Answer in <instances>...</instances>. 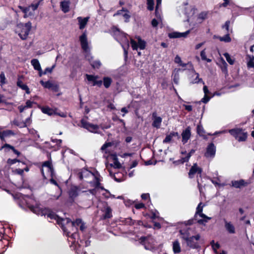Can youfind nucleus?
Returning <instances> with one entry per match:
<instances>
[{
  "mask_svg": "<svg viewBox=\"0 0 254 254\" xmlns=\"http://www.w3.org/2000/svg\"><path fill=\"white\" fill-rule=\"evenodd\" d=\"M30 210L34 213L40 216H46L51 219L56 220L57 223L60 224L59 217L56 213L53 212L50 208L48 207H41L39 205L36 204L34 205H31L29 206Z\"/></svg>",
  "mask_w": 254,
  "mask_h": 254,
  "instance_id": "nucleus-1",
  "label": "nucleus"
},
{
  "mask_svg": "<svg viewBox=\"0 0 254 254\" xmlns=\"http://www.w3.org/2000/svg\"><path fill=\"white\" fill-rule=\"evenodd\" d=\"M135 38L137 42L133 39L130 40V44L132 50L134 51H137L138 49L141 50H144L146 47V42L139 36H136Z\"/></svg>",
  "mask_w": 254,
  "mask_h": 254,
  "instance_id": "nucleus-2",
  "label": "nucleus"
},
{
  "mask_svg": "<svg viewBox=\"0 0 254 254\" xmlns=\"http://www.w3.org/2000/svg\"><path fill=\"white\" fill-rule=\"evenodd\" d=\"M31 23L29 21L25 23L22 26L21 31L18 33L19 36L22 40H25L27 39L31 29Z\"/></svg>",
  "mask_w": 254,
  "mask_h": 254,
  "instance_id": "nucleus-3",
  "label": "nucleus"
},
{
  "mask_svg": "<svg viewBox=\"0 0 254 254\" xmlns=\"http://www.w3.org/2000/svg\"><path fill=\"white\" fill-rule=\"evenodd\" d=\"M81 127L86 129L89 131L93 133H97V130L99 128L97 125H94L89 122H88L84 119H81L80 121Z\"/></svg>",
  "mask_w": 254,
  "mask_h": 254,
  "instance_id": "nucleus-4",
  "label": "nucleus"
},
{
  "mask_svg": "<svg viewBox=\"0 0 254 254\" xmlns=\"http://www.w3.org/2000/svg\"><path fill=\"white\" fill-rule=\"evenodd\" d=\"M200 236L199 234L195 236H192L190 237L186 243L187 245L190 248L193 249H196L199 248V245L197 241L200 239Z\"/></svg>",
  "mask_w": 254,
  "mask_h": 254,
  "instance_id": "nucleus-5",
  "label": "nucleus"
},
{
  "mask_svg": "<svg viewBox=\"0 0 254 254\" xmlns=\"http://www.w3.org/2000/svg\"><path fill=\"white\" fill-rule=\"evenodd\" d=\"M79 40L83 51L84 52H87L89 50V46L86 31L79 36Z\"/></svg>",
  "mask_w": 254,
  "mask_h": 254,
  "instance_id": "nucleus-6",
  "label": "nucleus"
},
{
  "mask_svg": "<svg viewBox=\"0 0 254 254\" xmlns=\"http://www.w3.org/2000/svg\"><path fill=\"white\" fill-rule=\"evenodd\" d=\"M216 153V147L213 142L208 144L206 147L204 156L206 158H213Z\"/></svg>",
  "mask_w": 254,
  "mask_h": 254,
  "instance_id": "nucleus-7",
  "label": "nucleus"
},
{
  "mask_svg": "<svg viewBox=\"0 0 254 254\" xmlns=\"http://www.w3.org/2000/svg\"><path fill=\"white\" fill-rule=\"evenodd\" d=\"M80 190L79 187L77 186H71L68 191L69 198L72 201L79 195V191Z\"/></svg>",
  "mask_w": 254,
  "mask_h": 254,
  "instance_id": "nucleus-8",
  "label": "nucleus"
},
{
  "mask_svg": "<svg viewBox=\"0 0 254 254\" xmlns=\"http://www.w3.org/2000/svg\"><path fill=\"white\" fill-rule=\"evenodd\" d=\"M17 166L22 167L23 165L24 166L23 168H17V174L20 175L21 176L24 172V171L28 172L29 170L28 166L26 164L25 160L20 161L18 159H17Z\"/></svg>",
  "mask_w": 254,
  "mask_h": 254,
  "instance_id": "nucleus-9",
  "label": "nucleus"
},
{
  "mask_svg": "<svg viewBox=\"0 0 254 254\" xmlns=\"http://www.w3.org/2000/svg\"><path fill=\"white\" fill-rule=\"evenodd\" d=\"M202 168L198 167L196 163H194L189 171V178L191 179L193 178L196 173L200 175L202 173Z\"/></svg>",
  "mask_w": 254,
  "mask_h": 254,
  "instance_id": "nucleus-10",
  "label": "nucleus"
},
{
  "mask_svg": "<svg viewBox=\"0 0 254 254\" xmlns=\"http://www.w3.org/2000/svg\"><path fill=\"white\" fill-rule=\"evenodd\" d=\"M18 8L23 13H24V17L25 18L30 16H33L34 14V11H33L31 4L28 6H22L19 5Z\"/></svg>",
  "mask_w": 254,
  "mask_h": 254,
  "instance_id": "nucleus-11",
  "label": "nucleus"
},
{
  "mask_svg": "<svg viewBox=\"0 0 254 254\" xmlns=\"http://www.w3.org/2000/svg\"><path fill=\"white\" fill-rule=\"evenodd\" d=\"M182 140L183 144H186L191 136V128L190 126L187 127L182 133Z\"/></svg>",
  "mask_w": 254,
  "mask_h": 254,
  "instance_id": "nucleus-12",
  "label": "nucleus"
},
{
  "mask_svg": "<svg viewBox=\"0 0 254 254\" xmlns=\"http://www.w3.org/2000/svg\"><path fill=\"white\" fill-rule=\"evenodd\" d=\"M231 186L236 189H241L246 187L249 184L244 179H240L237 181H232L231 182Z\"/></svg>",
  "mask_w": 254,
  "mask_h": 254,
  "instance_id": "nucleus-13",
  "label": "nucleus"
},
{
  "mask_svg": "<svg viewBox=\"0 0 254 254\" xmlns=\"http://www.w3.org/2000/svg\"><path fill=\"white\" fill-rule=\"evenodd\" d=\"M102 211L104 212V214L102 216L103 218L104 219H109L111 218L112 215V209L110 206H109L108 204L106 203L104 205L103 209Z\"/></svg>",
  "mask_w": 254,
  "mask_h": 254,
  "instance_id": "nucleus-14",
  "label": "nucleus"
},
{
  "mask_svg": "<svg viewBox=\"0 0 254 254\" xmlns=\"http://www.w3.org/2000/svg\"><path fill=\"white\" fill-rule=\"evenodd\" d=\"M152 117L153 119V122L152 124V127H156V128H160L162 121V119L160 117L157 116V113L156 112L152 113Z\"/></svg>",
  "mask_w": 254,
  "mask_h": 254,
  "instance_id": "nucleus-15",
  "label": "nucleus"
},
{
  "mask_svg": "<svg viewBox=\"0 0 254 254\" xmlns=\"http://www.w3.org/2000/svg\"><path fill=\"white\" fill-rule=\"evenodd\" d=\"M223 221L224 222V227L226 231L229 233L231 234H235V228L234 225L230 221H227L226 219H223Z\"/></svg>",
  "mask_w": 254,
  "mask_h": 254,
  "instance_id": "nucleus-16",
  "label": "nucleus"
},
{
  "mask_svg": "<svg viewBox=\"0 0 254 254\" xmlns=\"http://www.w3.org/2000/svg\"><path fill=\"white\" fill-rule=\"evenodd\" d=\"M188 23H189V25L190 27H191V31L194 30L195 31H197V28L199 27V25L201 23H199V21H196V19L194 21L193 20V18H188L186 20Z\"/></svg>",
  "mask_w": 254,
  "mask_h": 254,
  "instance_id": "nucleus-17",
  "label": "nucleus"
},
{
  "mask_svg": "<svg viewBox=\"0 0 254 254\" xmlns=\"http://www.w3.org/2000/svg\"><path fill=\"white\" fill-rule=\"evenodd\" d=\"M80 244H78V248H77L76 246H75L74 248V251L76 254H79L80 251L79 250V248H80L81 245H83L84 247H87L90 246L91 243V241L89 239H86V238L80 240Z\"/></svg>",
  "mask_w": 254,
  "mask_h": 254,
  "instance_id": "nucleus-18",
  "label": "nucleus"
},
{
  "mask_svg": "<svg viewBox=\"0 0 254 254\" xmlns=\"http://www.w3.org/2000/svg\"><path fill=\"white\" fill-rule=\"evenodd\" d=\"M89 17H85L82 18V17H78L77 19L79 24V28L80 29L82 30L86 26L87 22L89 20Z\"/></svg>",
  "mask_w": 254,
  "mask_h": 254,
  "instance_id": "nucleus-19",
  "label": "nucleus"
},
{
  "mask_svg": "<svg viewBox=\"0 0 254 254\" xmlns=\"http://www.w3.org/2000/svg\"><path fill=\"white\" fill-rule=\"evenodd\" d=\"M14 133L10 130H2L0 128V138L2 140H3L5 138L10 137L11 135H14Z\"/></svg>",
  "mask_w": 254,
  "mask_h": 254,
  "instance_id": "nucleus-20",
  "label": "nucleus"
},
{
  "mask_svg": "<svg viewBox=\"0 0 254 254\" xmlns=\"http://www.w3.org/2000/svg\"><path fill=\"white\" fill-rule=\"evenodd\" d=\"M42 167H46L48 168L49 171L51 174V177H54L55 175L54 169L53 168L52 162L50 160L46 161L43 163Z\"/></svg>",
  "mask_w": 254,
  "mask_h": 254,
  "instance_id": "nucleus-21",
  "label": "nucleus"
},
{
  "mask_svg": "<svg viewBox=\"0 0 254 254\" xmlns=\"http://www.w3.org/2000/svg\"><path fill=\"white\" fill-rule=\"evenodd\" d=\"M243 130L242 128H234L229 129V132L237 140L239 135L242 133Z\"/></svg>",
  "mask_w": 254,
  "mask_h": 254,
  "instance_id": "nucleus-22",
  "label": "nucleus"
},
{
  "mask_svg": "<svg viewBox=\"0 0 254 254\" xmlns=\"http://www.w3.org/2000/svg\"><path fill=\"white\" fill-rule=\"evenodd\" d=\"M198 216H199V214H196V212H195L194 216L192 218L189 219L188 221H186L182 222H179L178 223H183L186 226L192 225L193 224L197 223V220H199L198 219H197Z\"/></svg>",
  "mask_w": 254,
  "mask_h": 254,
  "instance_id": "nucleus-23",
  "label": "nucleus"
},
{
  "mask_svg": "<svg viewBox=\"0 0 254 254\" xmlns=\"http://www.w3.org/2000/svg\"><path fill=\"white\" fill-rule=\"evenodd\" d=\"M70 2L68 0H64L60 2V7L64 13H67L69 11Z\"/></svg>",
  "mask_w": 254,
  "mask_h": 254,
  "instance_id": "nucleus-24",
  "label": "nucleus"
},
{
  "mask_svg": "<svg viewBox=\"0 0 254 254\" xmlns=\"http://www.w3.org/2000/svg\"><path fill=\"white\" fill-rule=\"evenodd\" d=\"M39 108L41 109L43 113L47 114L49 116H52L54 114L55 110L48 106H39Z\"/></svg>",
  "mask_w": 254,
  "mask_h": 254,
  "instance_id": "nucleus-25",
  "label": "nucleus"
},
{
  "mask_svg": "<svg viewBox=\"0 0 254 254\" xmlns=\"http://www.w3.org/2000/svg\"><path fill=\"white\" fill-rule=\"evenodd\" d=\"M199 216L202 218V219H199L198 220H197V223L200 225H205V223H207L211 219V217L206 216L203 213L200 214Z\"/></svg>",
  "mask_w": 254,
  "mask_h": 254,
  "instance_id": "nucleus-26",
  "label": "nucleus"
},
{
  "mask_svg": "<svg viewBox=\"0 0 254 254\" xmlns=\"http://www.w3.org/2000/svg\"><path fill=\"white\" fill-rule=\"evenodd\" d=\"M17 87H18L22 90L25 91V92L27 94H29L30 93V89L28 86L23 83L22 81L20 80L19 79L17 80Z\"/></svg>",
  "mask_w": 254,
  "mask_h": 254,
  "instance_id": "nucleus-27",
  "label": "nucleus"
},
{
  "mask_svg": "<svg viewBox=\"0 0 254 254\" xmlns=\"http://www.w3.org/2000/svg\"><path fill=\"white\" fill-rule=\"evenodd\" d=\"M246 60L247 67L249 68H254V56L248 54L246 55Z\"/></svg>",
  "mask_w": 254,
  "mask_h": 254,
  "instance_id": "nucleus-28",
  "label": "nucleus"
},
{
  "mask_svg": "<svg viewBox=\"0 0 254 254\" xmlns=\"http://www.w3.org/2000/svg\"><path fill=\"white\" fill-rule=\"evenodd\" d=\"M179 233L181 235V238L186 242L188 240L189 238L190 237V233L188 231H185L184 230H179Z\"/></svg>",
  "mask_w": 254,
  "mask_h": 254,
  "instance_id": "nucleus-29",
  "label": "nucleus"
},
{
  "mask_svg": "<svg viewBox=\"0 0 254 254\" xmlns=\"http://www.w3.org/2000/svg\"><path fill=\"white\" fill-rule=\"evenodd\" d=\"M112 82V78L109 76H104L103 77V84L105 88L107 89L110 87Z\"/></svg>",
  "mask_w": 254,
  "mask_h": 254,
  "instance_id": "nucleus-30",
  "label": "nucleus"
},
{
  "mask_svg": "<svg viewBox=\"0 0 254 254\" xmlns=\"http://www.w3.org/2000/svg\"><path fill=\"white\" fill-rule=\"evenodd\" d=\"M208 12L202 11L199 13L196 18V21H199V23H202L203 20L206 19L207 17Z\"/></svg>",
  "mask_w": 254,
  "mask_h": 254,
  "instance_id": "nucleus-31",
  "label": "nucleus"
},
{
  "mask_svg": "<svg viewBox=\"0 0 254 254\" xmlns=\"http://www.w3.org/2000/svg\"><path fill=\"white\" fill-rule=\"evenodd\" d=\"M173 251L175 254H179L181 252V247L178 240H176L173 243Z\"/></svg>",
  "mask_w": 254,
  "mask_h": 254,
  "instance_id": "nucleus-32",
  "label": "nucleus"
},
{
  "mask_svg": "<svg viewBox=\"0 0 254 254\" xmlns=\"http://www.w3.org/2000/svg\"><path fill=\"white\" fill-rule=\"evenodd\" d=\"M60 225H61V228L64 233L66 232V230H65V227L64 226V224L65 223L67 224H68L69 223L71 224V222H72L71 221V220L68 218H66L65 219L61 218V219H60Z\"/></svg>",
  "mask_w": 254,
  "mask_h": 254,
  "instance_id": "nucleus-33",
  "label": "nucleus"
},
{
  "mask_svg": "<svg viewBox=\"0 0 254 254\" xmlns=\"http://www.w3.org/2000/svg\"><path fill=\"white\" fill-rule=\"evenodd\" d=\"M85 76L88 81L92 82V86H95V85H94V83L97 81V79L99 78V76L88 74H86Z\"/></svg>",
  "mask_w": 254,
  "mask_h": 254,
  "instance_id": "nucleus-34",
  "label": "nucleus"
},
{
  "mask_svg": "<svg viewBox=\"0 0 254 254\" xmlns=\"http://www.w3.org/2000/svg\"><path fill=\"white\" fill-rule=\"evenodd\" d=\"M214 37L218 38L220 41L225 42L226 43H229L231 41V38L229 33H227L223 37L216 36L215 35Z\"/></svg>",
  "mask_w": 254,
  "mask_h": 254,
  "instance_id": "nucleus-35",
  "label": "nucleus"
},
{
  "mask_svg": "<svg viewBox=\"0 0 254 254\" xmlns=\"http://www.w3.org/2000/svg\"><path fill=\"white\" fill-rule=\"evenodd\" d=\"M31 64L36 70H41V65L39 61L36 59H33L31 61Z\"/></svg>",
  "mask_w": 254,
  "mask_h": 254,
  "instance_id": "nucleus-36",
  "label": "nucleus"
},
{
  "mask_svg": "<svg viewBox=\"0 0 254 254\" xmlns=\"http://www.w3.org/2000/svg\"><path fill=\"white\" fill-rule=\"evenodd\" d=\"M144 248L145 250L150 251L152 252H155L158 249L154 245L150 244L149 242L144 244Z\"/></svg>",
  "mask_w": 254,
  "mask_h": 254,
  "instance_id": "nucleus-37",
  "label": "nucleus"
},
{
  "mask_svg": "<svg viewBox=\"0 0 254 254\" xmlns=\"http://www.w3.org/2000/svg\"><path fill=\"white\" fill-rule=\"evenodd\" d=\"M89 61L90 63V64L92 68L95 69H99L101 65V63L99 60H95V61H91L89 59Z\"/></svg>",
  "mask_w": 254,
  "mask_h": 254,
  "instance_id": "nucleus-38",
  "label": "nucleus"
},
{
  "mask_svg": "<svg viewBox=\"0 0 254 254\" xmlns=\"http://www.w3.org/2000/svg\"><path fill=\"white\" fill-rule=\"evenodd\" d=\"M223 56L225 57L226 61L230 64H234L235 62V59L234 58H232L229 53H225L224 54H223Z\"/></svg>",
  "mask_w": 254,
  "mask_h": 254,
  "instance_id": "nucleus-39",
  "label": "nucleus"
},
{
  "mask_svg": "<svg viewBox=\"0 0 254 254\" xmlns=\"http://www.w3.org/2000/svg\"><path fill=\"white\" fill-rule=\"evenodd\" d=\"M227 66L228 64L227 63L224 61V60L222 59V63L220 67L222 72L224 73L225 75H228Z\"/></svg>",
  "mask_w": 254,
  "mask_h": 254,
  "instance_id": "nucleus-40",
  "label": "nucleus"
},
{
  "mask_svg": "<svg viewBox=\"0 0 254 254\" xmlns=\"http://www.w3.org/2000/svg\"><path fill=\"white\" fill-rule=\"evenodd\" d=\"M40 84L45 88L51 89L52 87V83L50 80L47 81H44L43 80H41L40 81Z\"/></svg>",
  "mask_w": 254,
  "mask_h": 254,
  "instance_id": "nucleus-41",
  "label": "nucleus"
},
{
  "mask_svg": "<svg viewBox=\"0 0 254 254\" xmlns=\"http://www.w3.org/2000/svg\"><path fill=\"white\" fill-rule=\"evenodd\" d=\"M196 130H197V134L199 135V136H203V138L204 139H206V136H204L202 135V133H204L205 132V130L204 129H203L202 126L200 125H198L197 126V127H196Z\"/></svg>",
  "mask_w": 254,
  "mask_h": 254,
  "instance_id": "nucleus-42",
  "label": "nucleus"
},
{
  "mask_svg": "<svg viewBox=\"0 0 254 254\" xmlns=\"http://www.w3.org/2000/svg\"><path fill=\"white\" fill-rule=\"evenodd\" d=\"M147 0V8L149 11H152L154 8V0Z\"/></svg>",
  "mask_w": 254,
  "mask_h": 254,
  "instance_id": "nucleus-43",
  "label": "nucleus"
},
{
  "mask_svg": "<svg viewBox=\"0 0 254 254\" xmlns=\"http://www.w3.org/2000/svg\"><path fill=\"white\" fill-rule=\"evenodd\" d=\"M30 122H31V119H30V117L26 118L25 122L21 124V125H20L17 122V127H26L28 125H29L30 124Z\"/></svg>",
  "mask_w": 254,
  "mask_h": 254,
  "instance_id": "nucleus-44",
  "label": "nucleus"
},
{
  "mask_svg": "<svg viewBox=\"0 0 254 254\" xmlns=\"http://www.w3.org/2000/svg\"><path fill=\"white\" fill-rule=\"evenodd\" d=\"M188 161L186 159V158L185 157H182L180 159H179L178 160L174 161L173 163L176 165H179L180 164H183L185 162H188Z\"/></svg>",
  "mask_w": 254,
  "mask_h": 254,
  "instance_id": "nucleus-45",
  "label": "nucleus"
},
{
  "mask_svg": "<svg viewBox=\"0 0 254 254\" xmlns=\"http://www.w3.org/2000/svg\"><path fill=\"white\" fill-rule=\"evenodd\" d=\"M240 135L239 136L238 138L237 139V140L239 142L242 141H245L248 136V134L247 132H242V133L240 134Z\"/></svg>",
  "mask_w": 254,
  "mask_h": 254,
  "instance_id": "nucleus-46",
  "label": "nucleus"
},
{
  "mask_svg": "<svg viewBox=\"0 0 254 254\" xmlns=\"http://www.w3.org/2000/svg\"><path fill=\"white\" fill-rule=\"evenodd\" d=\"M195 74L196 75V77L191 82L192 84L198 83L199 82L202 83L203 84H204V81L202 80V79L199 77V74L195 71Z\"/></svg>",
  "mask_w": 254,
  "mask_h": 254,
  "instance_id": "nucleus-47",
  "label": "nucleus"
},
{
  "mask_svg": "<svg viewBox=\"0 0 254 254\" xmlns=\"http://www.w3.org/2000/svg\"><path fill=\"white\" fill-rule=\"evenodd\" d=\"M210 245H211V247L212 248V249L213 250L214 252L215 253H217V250L219 249L220 247V244L218 242L215 243L214 241L212 240L210 242Z\"/></svg>",
  "mask_w": 254,
  "mask_h": 254,
  "instance_id": "nucleus-48",
  "label": "nucleus"
},
{
  "mask_svg": "<svg viewBox=\"0 0 254 254\" xmlns=\"http://www.w3.org/2000/svg\"><path fill=\"white\" fill-rule=\"evenodd\" d=\"M180 32H172L168 34V37L170 39L179 38H180Z\"/></svg>",
  "mask_w": 254,
  "mask_h": 254,
  "instance_id": "nucleus-49",
  "label": "nucleus"
},
{
  "mask_svg": "<svg viewBox=\"0 0 254 254\" xmlns=\"http://www.w3.org/2000/svg\"><path fill=\"white\" fill-rule=\"evenodd\" d=\"M2 149H4L5 151H8L9 150H12L14 153H16V150L15 149L14 147L7 143H5L4 145L2 146Z\"/></svg>",
  "mask_w": 254,
  "mask_h": 254,
  "instance_id": "nucleus-50",
  "label": "nucleus"
},
{
  "mask_svg": "<svg viewBox=\"0 0 254 254\" xmlns=\"http://www.w3.org/2000/svg\"><path fill=\"white\" fill-rule=\"evenodd\" d=\"M200 57H201L202 60H203V61H206L208 63H210L211 62V59L207 58L206 56V53L205 52V49L202 50L200 52Z\"/></svg>",
  "mask_w": 254,
  "mask_h": 254,
  "instance_id": "nucleus-51",
  "label": "nucleus"
},
{
  "mask_svg": "<svg viewBox=\"0 0 254 254\" xmlns=\"http://www.w3.org/2000/svg\"><path fill=\"white\" fill-rule=\"evenodd\" d=\"M67 236L70 237L73 240H75L76 239L78 238L79 234L77 232H74L72 234H70V232H67L66 234Z\"/></svg>",
  "mask_w": 254,
  "mask_h": 254,
  "instance_id": "nucleus-52",
  "label": "nucleus"
},
{
  "mask_svg": "<svg viewBox=\"0 0 254 254\" xmlns=\"http://www.w3.org/2000/svg\"><path fill=\"white\" fill-rule=\"evenodd\" d=\"M83 221L81 219L77 218L73 222H71V226L73 227H77L79 226L81 223H82Z\"/></svg>",
  "mask_w": 254,
  "mask_h": 254,
  "instance_id": "nucleus-53",
  "label": "nucleus"
},
{
  "mask_svg": "<svg viewBox=\"0 0 254 254\" xmlns=\"http://www.w3.org/2000/svg\"><path fill=\"white\" fill-rule=\"evenodd\" d=\"M149 237L141 236L139 239L140 243L144 246L145 244H146L148 242Z\"/></svg>",
  "mask_w": 254,
  "mask_h": 254,
  "instance_id": "nucleus-54",
  "label": "nucleus"
},
{
  "mask_svg": "<svg viewBox=\"0 0 254 254\" xmlns=\"http://www.w3.org/2000/svg\"><path fill=\"white\" fill-rule=\"evenodd\" d=\"M213 96H208L207 95H204V97L201 99V100L199 102V103L200 104L201 102L206 104L210 99L213 97Z\"/></svg>",
  "mask_w": 254,
  "mask_h": 254,
  "instance_id": "nucleus-55",
  "label": "nucleus"
},
{
  "mask_svg": "<svg viewBox=\"0 0 254 254\" xmlns=\"http://www.w3.org/2000/svg\"><path fill=\"white\" fill-rule=\"evenodd\" d=\"M172 138H173V137L172 136L171 133L170 132L169 134L166 135L165 138H164V139L163 141V143H170L171 142Z\"/></svg>",
  "mask_w": 254,
  "mask_h": 254,
  "instance_id": "nucleus-56",
  "label": "nucleus"
},
{
  "mask_svg": "<svg viewBox=\"0 0 254 254\" xmlns=\"http://www.w3.org/2000/svg\"><path fill=\"white\" fill-rule=\"evenodd\" d=\"M129 47V45L128 44L127 47L122 45L123 49L124 50V59L125 61H127V55H128V51L127 49Z\"/></svg>",
  "mask_w": 254,
  "mask_h": 254,
  "instance_id": "nucleus-57",
  "label": "nucleus"
},
{
  "mask_svg": "<svg viewBox=\"0 0 254 254\" xmlns=\"http://www.w3.org/2000/svg\"><path fill=\"white\" fill-rule=\"evenodd\" d=\"M124 222L126 225L130 226L134 225V221L132 220L130 217L126 218L124 220Z\"/></svg>",
  "mask_w": 254,
  "mask_h": 254,
  "instance_id": "nucleus-58",
  "label": "nucleus"
},
{
  "mask_svg": "<svg viewBox=\"0 0 254 254\" xmlns=\"http://www.w3.org/2000/svg\"><path fill=\"white\" fill-rule=\"evenodd\" d=\"M54 115H57L62 118H66L67 117V114L65 112H58L55 110Z\"/></svg>",
  "mask_w": 254,
  "mask_h": 254,
  "instance_id": "nucleus-59",
  "label": "nucleus"
},
{
  "mask_svg": "<svg viewBox=\"0 0 254 254\" xmlns=\"http://www.w3.org/2000/svg\"><path fill=\"white\" fill-rule=\"evenodd\" d=\"M202 205V202H200L197 207H196V214H201V213H202V211H203V206H201Z\"/></svg>",
  "mask_w": 254,
  "mask_h": 254,
  "instance_id": "nucleus-60",
  "label": "nucleus"
},
{
  "mask_svg": "<svg viewBox=\"0 0 254 254\" xmlns=\"http://www.w3.org/2000/svg\"><path fill=\"white\" fill-rule=\"evenodd\" d=\"M123 12H128V10L127 8L123 7L121 10H118L117 11V12L115 13L114 14V16H116L119 15H122V14H123Z\"/></svg>",
  "mask_w": 254,
  "mask_h": 254,
  "instance_id": "nucleus-61",
  "label": "nucleus"
},
{
  "mask_svg": "<svg viewBox=\"0 0 254 254\" xmlns=\"http://www.w3.org/2000/svg\"><path fill=\"white\" fill-rule=\"evenodd\" d=\"M56 64L53 65L51 67H47L43 71L44 74H47V73H51L53 70V69L55 67Z\"/></svg>",
  "mask_w": 254,
  "mask_h": 254,
  "instance_id": "nucleus-62",
  "label": "nucleus"
},
{
  "mask_svg": "<svg viewBox=\"0 0 254 254\" xmlns=\"http://www.w3.org/2000/svg\"><path fill=\"white\" fill-rule=\"evenodd\" d=\"M95 179L96 180L94 186L95 188V189H98L99 187H100L101 183H100V180L98 177L97 176H95Z\"/></svg>",
  "mask_w": 254,
  "mask_h": 254,
  "instance_id": "nucleus-63",
  "label": "nucleus"
},
{
  "mask_svg": "<svg viewBox=\"0 0 254 254\" xmlns=\"http://www.w3.org/2000/svg\"><path fill=\"white\" fill-rule=\"evenodd\" d=\"M129 12H126L125 13L122 14V16L125 18V22L127 23L129 21V18H130V15L129 14Z\"/></svg>",
  "mask_w": 254,
  "mask_h": 254,
  "instance_id": "nucleus-64",
  "label": "nucleus"
}]
</instances>
